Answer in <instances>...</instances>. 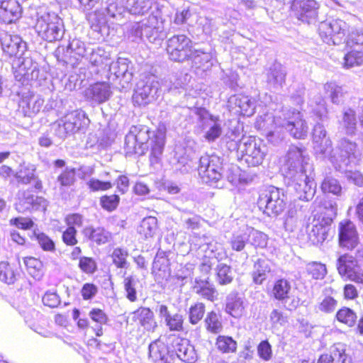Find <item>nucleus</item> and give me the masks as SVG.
Returning <instances> with one entry per match:
<instances>
[{"instance_id":"f257e3e1","label":"nucleus","mask_w":363,"mask_h":363,"mask_svg":"<svg viewBox=\"0 0 363 363\" xmlns=\"http://www.w3.org/2000/svg\"><path fill=\"white\" fill-rule=\"evenodd\" d=\"M313 166L306 150L291 146L284 158L281 171L289 186L300 200H311L315 192Z\"/></svg>"},{"instance_id":"f03ea898","label":"nucleus","mask_w":363,"mask_h":363,"mask_svg":"<svg viewBox=\"0 0 363 363\" xmlns=\"http://www.w3.org/2000/svg\"><path fill=\"white\" fill-rule=\"evenodd\" d=\"M256 127L266 131L268 140L272 143H277L284 138V130L296 139L306 138L308 133L307 122L301 113L295 109L284 108L275 116L267 113L260 116Z\"/></svg>"},{"instance_id":"7ed1b4c3","label":"nucleus","mask_w":363,"mask_h":363,"mask_svg":"<svg viewBox=\"0 0 363 363\" xmlns=\"http://www.w3.org/2000/svg\"><path fill=\"white\" fill-rule=\"evenodd\" d=\"M312 139L317 157L328 158L336 170H341L350 160L357 157L356 144L348 140H341L338 146L333 149L331 140L327 137V131L320 123H317L313 129Z\"/></svg>"},{"instance_id":"20e7f679","label":"nucleus","mask_w":363,"mask_h":363,"mask_svg":"<svg viewBox=\"0 0 363 363\" xmlns=\"http://www.w3.org/2000/svg\"><path fill=\"white\" fill-rule=\"evenodd\" d=\"M128 12L125 7L119 6L114 0H108L104 9L90 14L89 21L91 29L102 35L108 34V22L121 25L126 20Z\"/></svg>"},{"instance_id":"39448f33","label":"nucleus","mask_w":363,"mask_h":363,"mask_svg":"<svg viewBox=\"0 0 363 363\" xmlns=\"http://www.w3.org/2000/svg\"><path fill=\"white\" fill-rule=\"evenodd\" d=\"M35 17V30L42 38L49 42L62 39L64 35L62 21L56 13L39 8Z\"/></svg>"},{"instance_id":"423d86ee","label":"nucleus","mask_w":363,"mask_h":363,"mask_svg":"<svg viewBox=\"0 0 363 363\" xmlns=\"http://www.w3.org/2000/svg\"><path fill=\"white\" fill-rule=\"evenodd\" d=\"M237 152L240 161L248 166L256 167L263 162L267 148L260 140L247 137L242 139Z\"/></svg>"},{"instance_id":"0eeeda50","label":"nucleus","mask_w":363,"mask_h":363,"mask_svg":"<svg viewBox=\"0 0 363 363\" xmlns=\"http://www.w3.org/2000/svg\"><path fill=\"white\" fill-rule=\"evenodd\" d=\"M162 92L161 82L155 75L145 77L136 85L133 95L135 105L145 106L155 101Z\"/></svg>"},{"instance_id":"6e6552de","label":"nucleus","mask_w":363,"mask_h":363,"mask_svg":"<svg viewBox=\"0 0 363 363\" xmlns=\"http://www.w3.org/2000/svg\"><path fill=\"white\" fill-rule=\"evenodd\" d=\"M89 124V119L82 110H74L66 113L57 121L56 134L60 138H65L85 129Z\"/></svg>"},{"instance_id":"1a4fd4ad","label":"nucleus","mask_w":363,"mask_h":363,"mask_svg":"<svg viewBox=\"0 0 363 363\" xmlns=\"http://www.w3.org/2000/svg\"><path fill=\"white\" fill-rule=\"evenodd\" d=\"M198 172L204 183L213 186L223 177V160L216 155H204L199 160Z\"/></svg>"},{"instance_id":"9d476101","label":"nucleus","mask_w":363,"mask_h":363,"mask_svg":"<svg viewBox=\"0 0 363 363\" xmlns=\"http://www.w3.org/2000/svg\"><path fill=\"white\" fill-rule=\"evenodd\" d=\"M162 22L159 21L156 16L150 15L140 22L135 23L132 26L130 33L135 38L133 40L145 38L149 42L155 43L162 38Z\"/></svg>"},{"instance_id":"9b49d317","label":"nucleus","mask_w":363,"mask_h":363,"mask_svg":"<svg viewBox=\"0 0 363 363\" xmlns=\"http://www.w3.org/2000/svg\"><path fill=\"white\" fill-rule=\"evenodd\" d=\"M130 130L135 137L138 143L143 147L148 146L147 143L150 140L151 145V161L157 162L162 155L164 145V135L162 132H157L152 138L150 136V130L147 126L133 125Z\"/></svg>"},{"instance_id":"f8f14e48","label":"nucleus","mask_w":363,"mask_h":363,"mask_svg":"<svg viewBox=\"0 0 363 363\" xmlns=\"http://www.w3.org/2000/svg\"><path fill=\"white\" fill-rule=\"evenodd\" d=\"M285 200V196L279 189L270 186L259 196L257 205L267 216H277L284 211Z\"/></svg>"},{"instance_id":"ddd939ff","label":"nucleus","mask_w":363,"mask_h":363,"mask_svg":"<svg viewBox=\"0 0 363 363\" xmlns=\"http://www.w3.org/2000/svg\"><path fill=\"white\" fill-rule=\"evenodd\" d=\"M166 50L170 60L183 62L190 59L195 48L186 35H176L167 40Z\"/></svg>"},{"instance_id":"4468645a","label":"nucleus","mask_w":363,"mask_h":363,"mask_svg":"<svg viewBox=\"0 0 363 363\" xmlns=\"http://www.w3.org/2000/svg\"><path fill=\"white\" fill-rule=\"evenodd\" d=\"M331 222V218L318 213L308 218L306 232L311 244L318 245L326 240Z\"/></svg>"},{"instance_id":"2eb2a0df","label":"nucleus","mask_w":363,"mask_h":363,"mask_svg":"<svg viewBox=\"0 0 363 363\" xmlns=\"http://www.w3.org/2000/svg\"><path fill=\"white\" fill-rule=\"evenodd\" d=\"M16 79L24 84L38 78L39 69L35 62L26 51L24 55H19L12 63Z\"/></svg>"},{"instance_id":"dca6fc26","label":"nucleus","mask_w":363,"mask_h":363,"mask_svg":"<svg viewBox=\"0 0 363 363\" xmlns=\"http://www.w3.org/2000/svg\"><path fill=\"white\" fill-rule=\"evenodd\" d=\"M347 24L340 19L320 23L318 30L323 40L328 45H339L345 40Z\"/></svg>"},{"instance_id":"f3484780","label":"nucleus","mask_w":363,"mask_h":363,"mask_svg":"<svg viewBox=\"0 0 363 363\" xmlns=\"http://www.w3.org/2000/svg\"><path fill=\"white\" fill-rule=\"evenodd\" d=\"M199 126L208 142L215 141L222 134V121L207 111H203L201 113Z\"/></svg>"},{"instance_id":"a211bd4d","label":"nucleus","mask_w":363,"mask_h":363,"mask_svg":"<svg viewBox=\"0 0 363 363\" xmlns=\"http://www.w3.org/2000/svg\"><path fill=\"white\" fill-rule=\"evenodd\" d=\"M338 237L340 246L347 250L354 249L359 243L357 228L349 220H344L339 223Z\"/></svg>"},{"instance_id":"6ab92c4d","label":"nucleus","mask_w":363,"mask_h":363,"mask_svg":"<svg viewBox=\"0 0 363 363\" xmlns=\"http://www.w3.org/2000/svg\"><path fill=\"white\" fill-rule=\"evenodd\" d=\"M292 9L300 21L311 23L317 18L319 4L315 0H296Z\"/></svg>"},{"instance_id":"aec40b11","label":"nucleus","mask_w":363,"mask_h":363,"mask_svg":"<svg viewBox=\"0 0 363 363\" xmlns=\"http://www.w3.org/2000/svg\"><path fill=\"white\" fill-rule=\"evenodd\" d=\"M229 111L235 114L250 116L255 113V101L248 96L235 94L228 101Z\"/></svg>"},{"instance_id":"412c9836","label":"nucleus","mask_w":363,"mask_h":363,"mask_svg":"<svg viewBox=\"0 0 363 363\" xmlns=\"http://www.w3.org/2000/svg\"><path fill=\"white\" fill-rule=\"evenodd\" d=\"M0 41L4 52L9 56L16 57L19 55H24V52L26 51V43L17 35L2 33Z\"/></svg>"},{"instance_id":"4be33fe9","label":"nucleus","mask_w":363,"mask_h":363,"mask_svg":"<svg viewBox=\"0 0 363 363\" xmlns=\"http://www.w3.org/2000/svg\"><path fill=\"white\" fill-rule=\"evenodd\" d=\"M112 94L110 84L107 82H97L90 85L84 96L93 104H101L108 101Z\"/></svg>"},{"instance_id":"5701e85b","label":"nucleus","mask_w":363,"mask_h":363,"mask_svg":"<svg viewBox=\"0 0 363 363\" xmlns=\"http://www.w3.org/2000/svg\"><path fill=\"white\" fill-rule=\"evenodd\" d=\"M335 296L336 292L333 289L325 287L318 298L315 310L324 314L333 313L338 305Z\"/></svg>"},{"instance_id":"b1692460","label":"nucleus","mask_w":363,"mask_h":363,"mask_svg":"<svg viewBox=\"0 0 363 363\" xmlns=\"http://www.w3.org/2000/svg\"><path fill=\"white\" fill-rule=\"evenodd\" d=\"M132 319L137 322L144 331L153 333L157 328L152 311L147 307H140L132 313Z\"/></svg>"},{"instance_id":"393cba45","label":"nucleus","mask_w":363,"mask_h":363,"mask_svg":"<svg viewBox=\"0 0 363 363\" xmlns=\"http://www.w3.org/2000/svg\"><path fill=\"white\" fill-rule=\"evenodd\" d=\"M21 8L16 0H0V21L11 23L21 16Z\"/></svg>"},{"instance_id":"a878e982","label":"nucleus","mask_w":363,"mask_h":363,"mask_svg":"<svg viewBox=\"0 0 363 363\" xmlns=\"http://www.w3.org/2000/svg\"><path fill=\"white\" fill-rule=\"evenodd\" d=\"M130 62L126 58H118L117 61L113 62L109 65L110 80L122 78L125 83L132 80L133 73L130 71Z\"/></svg>"},{"instance_id":"bb28decb","label":"nucleus","mask_w":363,"mask_h":363,"mask_svg":"<svg viewBox=\"0 0 363 363\" xmlns=\"http://www.w3.org/2000/svg\"><path fill=\"white\" fill-rule=\"evenodd\" d=\"M191 67L196 74L202 76L213 66V57L210 52L195 49L190 59Z\"/></svg>"},{"instance_id":"cd10ccee","label":"nucleus","mask_w":363,"mask_h":363,"mask_svg":"<svg viewBox=\"0 0 363 363\" xmlns=\"http://www.w3.org/2000/svg\"><path fill=\"white\" fill-rule=\"evenodd\" d=\"M156 311L160 318L164 320L166 326L170 331H182L183 330L184 319L179 313H170L168 307L160 304L157 306Z\"/></svg>"},{"instance_id":"c85d7f7f","label":"nucleus","mask_w":363,"mask_h":363,"mask_svg":"<svg viewBox=\"0 0 363 363\" xmlns=\"http://www.w3.org/2000/svg\"><path fill=\"white\" fill-rule=\"evenodd\" d=\"M286 72L280 64H274L267 72V83L269 88L279 89L285 83Z\"/></svg>"},{"instance_id":"c756f323","label":"nucleus","mask_w":363,"mask_h":363,"mask_svg":"<svg viewBox=\"0 0 363 363\" xmlns=\"http://www.w3.org/2000/svg\"><path fill=\"white\" fill-rule=\"evenodd\" d=\"M43 104L44 100L40 96L28 95L20 101L19 108L25 116L30 117L40 111Z\"/></svg>"},{"instance_id":"7c9ffc66","label":"nucleus","mask_w":363,"mask_h":363,"mask_svg":"<svg viewBox=\"0 0 363 363\" xmlns=\"http://www.w3.org/2000/svg\"><path fill=\"white\" fill-rule=\"evenodd\" d=\"M174 348L177 357L185 362L194 363L196 359L194 347L186 339L177 338Z\"/></svg>"},{"instance_id":"2f4dec72","label":"nucleus","mask_w":363,"mask_h":363,"mask_svg":"<svg viewBox=\"0 0 363 363\" xmlns=\"http://www.w3.org/2000/svg\"><path fill=\"white\" fill-rule=\"evenodd\" d=\"M149 355L155 363H170L168 357V348L167 345L160 340L150 345Z\"/></svg>"},{"instance_id":"473e14b6","label":"nucleus","mask_w":363,"mask_h":363,"mask_svg":"<svg viewBox=\"0 0 363 363\" xmlns=\"http://www.w3.org/2000/svg\"><path fill=\"white\" fill-rule=\"evenodd\" d=\"M225 311L234 318L241 317L245 312L242 298L236 294H230L226 299Z\"/></svg>"},{"instance_id":"72a5a7b5","label":"nucleus","mask_w":363,"mask_h":363,"mask_svg":"<svg viewBox=\"0 0 363 363\" xmlns=\"http://www.w3.org/2000/svg\"><path fill=\"white\" fill-rule=\"evenodd\" d=\"M246 138L242 134V127L238 123L229 129L226 134V144L229 150L238 151L240 143Z\"/></svg>"},{"instance_id":"f704fd0d","label":"nucleus","mask_w":363,"mask_h":363,"mask_svg":"<svg viewBox=\"0 0 363 363\" xmlns=\"http://www.w3.org/2000/svg\"><path fill=\"white\" fill-rule=\"evenodd\" d=\"M194 290L196 294L211 301L217 299V291L207 280L196 279Z\"/></svg>"},{"instance_id":"c9c22d12","label":"nucleus","mask_w":363,"mask_h":363,"mask_svg":"<svg viewBox=\"0 0 363 363\" xmlns=\"http://www.w3.org/2000/svg\"><path fill=\"white\" fill-rule=\"evenodd\" d=\"M127 12L132 15H144L152 7L151 0H122Z\"/></svg>"},{"instance_id":"e433bc0d","label":"nucleus","mask_w":363,"mask_h":363,"mask_svg":"<svg viewBox=\"0 0 363 363\" xmlns=\"http://www.w3.org/2000/svg\"><path fill=\"white\" fill-rule=\"evenodd\" d=\"M86 59L94 67H103L107 65L110 60V54L101 48L91 49Z\"/></svg>"},{"instance_id":"4c0bfd02","label":"nucleus","mask_w":363,"mask_h":363,"mask_svg":"<svg viewBox=\"0 0 363 363\" xmlns=\"http://www.w3.org/2000/svg\"><path fill=\"white\" fill-rule=\"evenodd\" d=\"M83 234L89 240L98 245L104 244L111 239V233L103 228L86 227L83 230Z\"/></svg>"},{"instance_id":"58836bf2","label":"nucleus","mask_w":363,"mask_h":363,"mask_svg":"<svg viewBox=\"0 0 363 363\" xmlns=\"http://www.w3.org/2000/svg\"><path fill=\"white\" fill-rule=\"evenodd\" d=\"M152 274L157 279H167L169 276V260L161 254H158L152 264Z\"/></svg>"},{"instance_id":"ea45409f","label":"nucleus","mask_w":363,"mask_h":363,"mask_svg":"<svg viewBox=\"0 0 363 363\" xmlns=\"http://www.w3.org/2000/svg\"><path fill=\"white\" fill-rule=\"evenodd\" d=\"M291 290L290 282L285 279H280L274 282L272 293L277 300L285 301L289 298Z\"/></svg>"},{"instance_id":"a19ab883","label":"nucleus","mask_w":363,"mask_h":363,"mask_svg":"<svg viewBox=\"0 0 363 363\" xmlns=\"http://www.w3.org/2000/svg\"><path fill=\"white\" fill-rule=\"evenodd\" d=\"M271 272L269 261L265 259H258L254 265L252 272L253 281L257 284H261L267 277V274Z\"/></svg>"},{"instance_id":"79ce46f5","label":"nucleus","mask_w":363,"mask_h":363,"mask_svg":"<svg viewBox=\"0 0 363 363\" xmlns=\"http://www.w3.org/2000/svg\"><path fill=\"white\" fill-rule=\"evenodd\" d=\"M91 48L86 47L84 42L80 39L74 38L72 39L67 48V52L73 57L76 60H79L81 57H86Z\"/></svg>"},{"instance_id":"37998d69","label":"nucleus","mask_w":363,"mask_h":363,"mask_svg":"<svg viewBox=\"0 0 363 363\" xmlns=\"http://www.w3.org/2000/svg\"><path fill=\"white\" fill-rule=\"evenodd\" d=\"M135 137L131 131L129 130L128 133L126 135L125 138V150L127 155H132L133 154L143 155L147 150L146 147L140 145Z\"/></svg>"},{"instance_id":"c03bdc74","label":"nucleus","mask_w":363,"mask_h":363,"mask_svg":"<svg viewBox=\"0 0 363 363\" xmlns=\"http://www.w3.org/2000/svg\"><path fill=\"white\" fill-rule=\"evenodd\" d=\"M24 264L28 273L34 279L39 280L43 275V263L35 257H28L24 258Z\"/></svg>"},{"instance_id":"a18cd8bd","label":"nucleus","mask_w":363,"mask_h":363,"mask_svg":"<svg viewBox=\"0 0 363 363\" xmlns=\"http://www.w3.org/2000/svg\"><path fill=\"white\" fill-rule=\"evenodd\" d=\"M33 196L28 191H19L18 194V201L15 204L16 209L22 213L31 211Z\"/></svg>"},{"instance_id":"49530a36","label":"nucleus","mask_w":363,"mask_h":363,"mask_svg":"<svg viewBox=\"0 0 363 363\" xmlns=\"http://www.w3.org/2000/svg\"><path fill=\"white\" fill-rule=\"evenodd\" d=\"M246 233L248 237V240L250 241L251 244L256 247L264 248L267 245L268 237L266 234L260 232L255 228L245 226Z\"/></svg>"},{"instance_id":"de8ad7c7","label":"nucleus","mask_w":363,"mask_h":363,"mask_svg":"<svg viewBox=\"0 0 363 363\" xmlns=\"http://www.w3.org/2000/svg\"><path fill=\"white\" fill-rule=\"evenodd\" d=\"M157 229V220L155 217L149 216L145 218L139 228L138 233L145 238H151L154 235Z\"/></svg>"},{"instance_id":"09e8293b","label":"nucleus","mask_w":363,"mask_h":363,"mask_svg":"<svg viewBox=\"0 0 363 363\" xmlns=\"http://www.w3.org/2000/svg\"><path fill=\"white\" fill-rule=\"evenodd\" d=\"M16 269L14 265L7 262H0V280L8 284H13L16 280Z\"/></svg>"},{"instance_id":"8fccbe9b","label":"nucleus","mask_w":363,"mask_h":363,"mask_svg":"<svg viewBox=\"0 0 363 363\" xmlns=\"http://www.w3.org/2000/svg\"><path fill=\"white\" fill-rule=\"evenodd\" d=\"M311 113L317 120L323 121L328 118V109L325 100L318 96L315 100L311 101Z\"/></svg>"},{"instance_id":"3c124183","label":"nucleus","mask_w":363,"mask_h":363,"mask_svg":"<svg viewBox=\"0 0 363 363\" xmlns=\"http://www.w3.org/2000/svg\"><path fill=\"white\" fill-rule=\"evenodd\" d=\"M341 125L348 135L354 134L356 130L357 119L355 112L350 108L345 110Z\"/></svg>"},{"instance_id":"603ef678","label":"nucleus","mask_w":363,"mask_h":363,"mask_svg":"<svg viewBox=\"0 0 363 363\" xmlns=\"http://www.w3.org/2000/svg\"><path fill=\"white\" fill-rule=\"evenodd\" d=\"M35 171L34 165L23 163L15 176L19 182L27 184L35 179Z\"/></svg>"},{"instance_id":"864d4df0","label":"nucleus","mask_w":363,"mask_h":363,"mask_svg":"<svg viewBox=\"0 0 363 363\" xmlns=\"http://www.w3.org/2000/svg\"><path fill=\"white\" fill-rule=\"evenodd\" d=\"M216 346L222 353H231L235 352L237 342L231 337L219 335L216 339Z\"/></svg>"},{"instance_id":"5fc2aeb1","label":"nucleus","mask_w":363,"mask_h":363,"mask_svg":"<svg viewBox=\"0 0 363 363\" xmlns=\"http://www.w3.org/2000/svg\"><path fill=\"white\" fill-rule=\"evenodd\" d=\"M325 92L330 97L332 103L338 104L343 96L342 87L337 85L335 82H327L323 86Z\"/></svg>"},{"instance_id":"6e6d98bb","label":"nucleus","mask_w":363,"mask_h":363,"mask_svg":"<svg viewBox=\"0 0 363 363\" xmlns=\"http://www.w3.org/2000/svg\"><path fill=\"white\" fill-rule=\"evenodd\" d=\"M246 233V227L245 226L238 232L234 233L230 239V245L233 250L240 252L242 251L248 240V237Z\"/></svg>"},{"instance_id":"4d7b16f0","label":"nucleus","mask_w":363,"mask_h":363,"mask_svg":"<svg viewBox=\"0 0 363 363\" xmlns=\"http://www.w3.org/2000/svg\"><path fill=\"white\" fill-rule=\"evenodd\" d=\"M345 352L346 345L345 344L335 343L331 347L329 356L332 357L335 362L350 363L351 359Z\"/></svg>"},{"instance_id":"13d9d810","label":"nucleus","mask_w":363,"mask_h":363,"mask_svg":"<svg viewBox=\"0 0 363 363\" xmlns=\"http://www.w3.org/2000/svg\"><path fill=\"white\" fill-rule=\"evenodd\" d=\"M336 319L349 327L355 324L357 320L356 313L350 308L342 307L336 313Z\"/></svg>"},{"instance_id":"bf43d9fd","label":"nucleus","mask_w":363,"mask_h":363,"mask_svg":"<svg viewBox=\"0 0 363 363\" xmlns=\"http://www.w3.org/2000/svg\"><path fill=\"white\" fill-rule=\"evenodd\" d=\"M355 152L357 153V157L352 158L348 162V164L343 167L340 171H345V177L348 181L353 182L355 185L362 186L363 185V175L359 171H352L347 170L345 168L348 166L349 164L354 163L355 164L359 157V152L357 150V147H355Z\"/></svg>"},{"instance_id":"052dcab7","label":"nucleus","mask_w":363,"mask_h":363,"mask_svg":"<svg viewBox=\"0 0 363 363\" xmlns=\"http://www.w3.org/2000/svg\"><path fill=\"white\" fill-rule=\"evenodd\" d=\"M138 282V279L133 275L125 277L123 279V285L126 293V297L131 302H134L137 300L136 286Z\"/></svg>"},{"instance_id":"680f3d73","label":"nucleus","mask_w":363,"mask_h":363,"mask_svg":"<svg viewBox=\"0 0 363 363\" xmlns=\"http://www.w3.org/2000/svg\"><path fill=\"white\" fill-rule=\"evenodd\" d=\"M113 263L118 268L127 269L129 264L127 261L128 257V250L125 249L117 247L115 248L112 253Z\"/></svg>"},{"instance_id":"e2e57ef3","label":"nucleus","mask_w":363,"mask_h":363,"mask_svg":"<svg viewBox=\"0 0 363 363\" xmlns=\"http://www.w3.org/2000/svg\"><path fill=\"white\" fill-rule=\"evenodd\" d=\"M206 329L213 333H218L222 330L220 316L215 312L208 313L205 318Z\"/></svg>"},{"instance_id":"0e129e2a","label":"nucleus","mask_w":363,"mask_h":363,"mask_svg":"<svg viewBox=\"0 0 363 363\" xmlns=\"http://www.w3.org/2000/svg\"><path fill=\"white\" fill-rule=\"evenodd\" d=\"M321 189L323 192L331 193L336 196L341 195L342 186L337 179L327 177L324 179L321 184Z\"/></svg>"},{"instance_id":"69168bd1","label":"nucleus","mask_w":363,"mask_h":363,"mask_svg":"<svg viewBox=\"0 0 363 363\" xmlns=\"http://www.w3.org/2000/svg\"><path fill=\"white\" fill-rule=\"evenodd\" d=\"M306 271L315 279H323L327 274L326 266L317 262L308 263L306 265Z\"/></svg>"},{"instance_id":"338daca9","label":"nucleus","mask_w":363,"mask_h":363,"mask_svg":"<svg viewBox=\"0 0 363 363\" xmlns=\"http://www.w3.org/2000/svg\"><path fill=\"white\" fill-rule=\"evenodd\" d=\"M363 65V52L358 50H352L344 57V67L350 68Z\"/></svg>"},{"instance_id":"774afa93","label":"nucleus","mask_w":363,"mask_h":363,"mask_svg":"<svg viewBox=\"0 0 363 363\" xmlns=\"http://www.w3.org/2000/svg\"><path fill=\"white\" fill-rule=\"evenodd\" d=\"M269 320L272 328L274 330H279L288 323V317L281 311L274 309L269 315Z\"/></svg>"}]
</instances>
